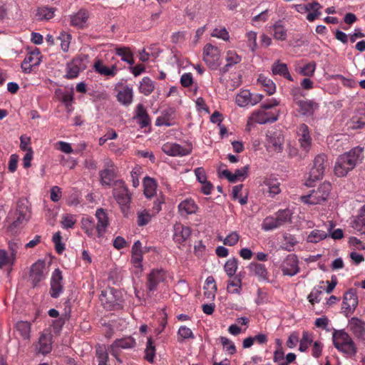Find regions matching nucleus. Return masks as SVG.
Instances as JSON below:
<instances>
[{
	"label": "nucleus",
	"mask_w": 365,
	"mask_h": 365,
	"mask_svg": "<svg viewBox=\"0 0 365 365\" xmlns=\"http://www.w3.org/2000/svg\"><path fill=\"white\" fill-rule=\"evenodd\" d=\"M247 268L250 274L257 277L259 281L268 280V272L264 264L251 262Z\"/></svg>",
	"instance_id": "393cba45"
},
{
	"label": "nucleus",
	"mask_w": 365,
	"mask_h": 365,
	"mask_svg": "<svg viewBox=\"0 0 365 365\" xmlns=\"http://www.w3.org/2000/svg\"><path fill=\"white\" fill-rule=\"evenodd\" d=\"M143 186L144 194L147 197H151L155 195L157 185L153 178L148 176L144 178Z\"/></svg>",
	"instance_id": "37998d69"
},
{
	"label": "nucleus",
	"mask_w": 365,
	"mask_h": 365,
	"mask_svg": "<svg viewBox=\"0 0 365 365\" xmlns=\"http://www.w3.org/2000/svg\"><path fill=\"white\" fill-rule=\"evenodd\" d=\"M82 229L90 237H94L96 231V225L93 220L90 217H83L81 220Z\"/></svg>",
	"instance_id": "ea45409f"
},
{
	"label": "nucleus",
	"mask_w": 365,
	"mask_h": 365,
	"mask_svg": "<svg viewBox=\"0 0 365 365\" xmlns=\"http://www.w3.org/2000/svg\"><path fill=\"white\" fill-rule=\"evenodd\" d=\"M272 71L274 75H279L290 81H293L286 63H280L279 61L274 62L272 66Z\"/></svg>",
	"instance_id": "72a5a7b5"
},
{
	"label": "nucleus",
	"mask_w": 365,
	"mask_h": 365,
	"mask_svg": "<svg viewBox=\"0 0 365 365\" xmlns=\"http://www.w3.org/2000/svg\"><path fill=\"white\" fill-rule=\"evenodd\" d=\"M312 8L310 9V11L307 15V19L312 22L314 21L317 18L321 16L322 12L320 9H322V6L317 1H314L312 3Z\"/></svg>",
	"instance_id": "3c124183"
},
{
	"label": "nucleus",
	"mask_w": 365,
	"mask_h": 365,
	"mask_svg": "<svg viewBox=\"0 0 365 365\" xmlns=\"http://www.w3.org/2000/svg\"><path fill=\"white\" fill-rule=\"evenodd\" d=\"M352 227L362 234H365V205L360 210L357 218L353 222Z\"/></svg>",
	"instance_id": "a19ab883"
},
{
	"label": "nucleus",
	"mask_w": 365,
	"mask_h": 365,
	"mask_svg": "<svg viewBox=\"0 0 365 365\" xmlns=\"http://www.w3.org/2000/svg\"><path fill=\"white\" fill-rule=\"evenodd\" d=\"M296 103L299 107V112L307 116L313 115L314 110L319 107L318 104L312 100H299Z\"/></svg>",
	"instance_id": "a878e982"
},
{
	"label": "nucleus",
	"mask_w": 365,
	"mask_h": 365,
	"mask_svg": "<svg viewBox=\"0 0 365 365\" xmlns=\"http://www.w3.org/2000/svg\"><path fill=\"white\" fill-rule=\"evenodd\" d=\"M165 279V272L163 269L153 270L148 277L147 289L148 292L157 289L158 284Z\"/></svg>",
	"instance_id": "a211bd4d"
},
{
	"label": "nucleus",
	"mask_w": 365,
	"mask_h": 365,
	"mask_svg": "<svg viewBox=\"0 0 365 365\" xmlns=\"http://www.w3.org/2000/svg\"><path fill=\"white\" fill-rule=\"evenodd\" d=\"M220 341L222 344L224 350L230 354H234L236 352V347L234 343L227 337L220 336Z\"/></svg>",
	"instance_id": "680f3d73"
},
{
	"label": "nucleus",
	"mask_w": 365,
	"mask_h": 365,
	"mask_svg": "<svg viewBox=\"0 0 365 365\" xmlns=\"http://www.w3.org/2000/svg\"><path fill=\"white\" fill-rule=\"evenodd\" d=\"M26 63L29 62L33 67L37 66L41 63V53L38 49L30 52L26 56Z\"/></svg>",
	"instance_id": "5fc2aeb1"
},
{
	"label": "nucleus",
	"mask_w": 365,
	"mask_h": 365,
	"mask_svg": "<svg viewBox=\"0 0 365 365\" xmlns=\"http://www.w3.org/2000/svg\"><path fill=\"white\" fill-rule=\"evenodd\" d=\"M88 18V11L85 9H80L78 12L70 16L71 25L78 29H83L87 26Z\"/></svg>",
	"instance_id": "412c9836"
},
{
	"label": "nucleus",
	"mask_w": 365,
	"mask_h": 365,
	"mask_svg": "<svg viewBox=\"0 0 365 365\" xmlns=\"http://www.w3.org/2000/svg\"><path fill=\"white\" fill-rule=\"evenodd\" d=\"M141 128L147 127L150 124V118L142 104H138L136 108V114L134 117Z\"/></svg>",
	"instance_id": "f704fd0d"
},
{
	"label": "nucleus",
	"mask_w": 365,
	"mask_h": 365,
	"mask_svg": "<svg viewBox=\"0 0 365 365\" xmlns=\"http://www.w3.org/2000/svg\"><path fill=\"white\" fill-rule=\"evenodd\" d=\"M152 219V215L146 210H139L137 212V225L143 227L148 225Z\"/></svg>",
	"instance_id": "49530a36"
},
{
	"label": "nucleus",
	"mask_w": 365,
	"mask_h": 365,
	"mask_svg": "<svg viewBox=\"0 0 365 365\" xmlns=\"http://www.w3.org/2000/svg\"><path fill=\"white\" fill-rule=\"evenodd\" d=\"M273 36L276 40L285 41L287 37V30L282 24V21H276L271 27Z\"/></svg>",
	"instance_id": "473e14b6"
},
{
	"label": "nucleus",
	"mask_w": 365,
	"mask_h": 365,
	"mask_svg": "<svg viewBox=\"0 0 365 365\" xmlns=\"http://www.w3.org/2000/svg\"><path fill=\"white\" fill-rule=\"evenodd\" d=\"M329 237L326 231L314 229L312 230L307 237V242L317 244Z\"/></svg>",
	"instance_id": "c9c22d12"
},
{
	"label": "nucleus",
	"mask_w": 365,
	"mask_h": 365,
	"mask_svg": "<svg viewBox=\"0 0 365 365\" xmlns=\"http://www.w3.org/2000/svg\"><path fill=\"white\" fill-rule=\"evenodd\" d=\"M284 242L281 248L284 250L290 252L293 250L294 247L297 244L295 237L290 234H285L283 236Z\"/></svg>",
	"instance_id": "de8ad7c7"
},
{
	"label": "nucleus",
	"mask_w": 365,
	"mask_h": 365,
	"mask_svg": "<svg viewBox=\"0 0 365 365\" xmlns=\"http://www.w3.org/2000/svg\"><path fill=\"white\" fill-rule=\"evenodd\" d=\"M99 299L103 307L108 310L119 309L122 307L121 293L114 288L108 287L102 290Z\"/></svg>",
	"instance_id": "39448f33"
},
{
	"label": "nucleus",
	"mask_w": 365,
	"mask_h": 365,
	"mask_svg": "<svg viewBox=\"0 0 365 365\" xmlns=\"http://www.w3.org/2000/svg\"><path fill=\"white\" fill-rule=\"evenodd\" d=\"M48 274V270L44 261L38 260L32 264L30 269L29 279L33 287H36L40 282L44 280Z\"/></svg>",
	"instance_id": "9b49d317"
},
{
	"label": "nucleus",
	"mask_w": 365,
	"mask_h": 365,
	"mask_svg": "<svg viewBox=\"0 0 365 365\" xmlns=\"http://www.w3.org/2000/svg\"><path fill=\"white\" fill-rule=\"evenodd\" d=\"M332 341L334 346L347 356L356 355L357 347L352 338L344 329H334Z\"/></svg>",
	"instance_id": "f03ea898"
},
{
	"label": "nucleus",
	"mask_w": 365,
	"mask_h": 365,
	"mask_svg": "<svg viewBox=\"0 0 365 365\" xmlns=\"http://www.w3.org/2000/svg\"><path fill=\"white\" fill-rule=\"evenodd\" d=\"M143 251L142 244L139 240L134 242L132 247L131 262L136 267H142Z\"/></svg>",
	"instance_id": "c756f323"
},
{
	"label": "nucleus",
	"mask_w": 365,
	"mask_h": 365,
	"mask_svg": "<svg viewBox=\"0 0 365 365\" xmlns=\"http://www.w3.org/2000/svg\"><path fill=\"white\" fill-rule=\"evenodd\" d=\"M93 67L98 73L105 76L113 77L116 74L118 71L115 64L112 65L110 67H108L100 60H98L94 63Z\"/></svg>",
	"instance_id": "c85d7f7f"
},
{
	"label": "nucleus",
	"mask_w": 365,
	"mask_h": 365,
	"mask_svg": "<svg viewBox=\"0 0 365 365\" xmlns=\"http://www.w3.org/2000/svg\"><path fill=\"white\" fill-rule=\"evenodd\" d=\"M299 269L297 257L294 254L287 255L282 264L283 274L292 277L296 275Z\"/></svg>",
	"instance_id": "4468645a"
},
{
	"label": "nucleus",
	"mask_w": 365,
	"mask_h": 365,
	"mask_svg": "<svg viewBox=\"0 0 365 365\" xmlns=\"http://www.w3.org/2000/svg\"><path fill=\"white\" fill-rule=\"evenodd\" d=\"M21 246V243L19 240H12L9 242V251L11 255V260L15 261L18 253V250Z\"/></svg>",
	"instance_id": "69168bd1"
},
{
	"label": "nucleus",
	"mask_w": 365,
	"mask_h": 365,
	"mask_svg": "<svg viewBox=\"0 0 365 365\" xmlns=\"http://www.w3.org/2000/svg\"><path fill=\"white\" fill-rule=\"evenodd\" d=\"M246 37L247 38V46L252 52H255L257 49V33L255 31H249L246 34Z\"/></svg>",
	"instance_id": "338daca9"
},
{
	"label": "nucleus",
	"mask_w": 365,
	"mask_h": 365,
	"mask_svg": "<svg viewBox=\"0 0 365 365\" xmlns=\"http://www.w3.org/2000/svg\"><path fill=\"white\" fill-rule=\"evenodd\" d=\"M117 98L122 104L130 105L133 99V89L128 86L124 87L118 92Z\"/></svg>",
	"instance_id": "e433bc0d"
},
{
	"label": "nucleus",
	"mask_w": 365,
	"mask_h": 365,
	"mask_svg": "<svg viewBox=\"0 0 365 365\" xmlns=\"http://www.w3.org/2000/svg\"><path fill=\"white\" fill-rule=\"evenodd\" d=\"M16 333L24 340H29L31 337V324L26 321L18 322L15 325Z\"/></svg>",
	"instance_id": "2f4dec72"
},
{
	"label": "nucleus",
	"mask_w": 365,
	"mask_h": 365,
	"mask_svg": "<svg viewBox=\"0 0 365 365\" xmlns=\"http://www.w3.org/2000/svg\"><path fill=\"white\" fill-rule=\"evenodd\" d=\"M227 291L231 294H240L242 290V280L240 277H235L228 282Z\"/></svg>",
	"instance_id": "09e8293b"
},
{
	"label": "nucleus",
	"mask_w": 365,
	"mask_h": 365,
	"mask_svg": "<svg viewBox=\"0 0 365 365\" xmlns=\"http://www.w3.org/2000/svg\"><path fill=\"white\" fill-rule=\"evenodd\" d=\"M136 346V341L131 336L116 339L109 346L108 350L116 360L120 361L119 354L123 349H130Z\"/></svg>",
	"instance_id": "0eeeda50"
},
{
	"label": "nucleus",
	"mask_w": 365,
	"mask_h": 365,
	"mask_svg": "<svg viewBox=\"0 0 365 365\" xmlns=\"http://www.w3.org/2000/svg\"><path fill=\"white\" fill-rule=\"evenodd\" d=\"M221 52L220 49L210 43H207L203 48V61L211 68L215 69L220 64Z\"/></svg>",
	"instance_id": "9d476101"
},
{
	"label": "nucleus",
	"mask_w": 365,
	"mask_h": 365,
	"mask_svg": "<svg viewBox=\"0 0 365 365\" xmlns=\"http://www.w3.org/2000/svg\"><path fill=\"white\" fill-rule=\"evenodd\" d=\"M82 61L79 59H74L66 66V77L68 79L76 78L81 71L83 70Z\"/></svg>",
	"instance_id": "cd10ccee"
},
{
	"label": "nucleus",
	"mask_w": 365,
	"mask_h": 365,
	"mask_svg": "<svg viewBox=\"0 0 365 365\" xmlns=\"http://www.w3.org/2000/svg\"><path fill=\"white\" fill-rule=\"evenodd\" d=\"M155 88L154 81L148 77H144L140 81L139 89L145 96L150 95Z\"/></svg>",
	"instance_id": "a18cd8bd"
},
{
	"label": "nucleus",
	"mask_w": 365,
	"mask_h": 365,
	"mask_svg": "<svg viewBox=\"0 0 365 365\" xmlns=\"http://www.w3.org/2000/svg\"><path fill=\"white\" fill-rule=\"evenodd\" d=\"M264 184L267 187L269 195L271 197H274L281 192V189L279 188L280 184L277 180H267Z\"/></svg>",
	"instance_id": "8fccbe9b"
},
{
	"label": "nucleus",
	"mask_w": 365,
	"mask_h": 365,
	"mask_svg": "<svg viewBox=\"0 0 365 365\" xmlns=\"http://www.w3.org/2000/svg\"><path fill=\"white\" fill-rule=\"evenodd\" d=\"M358 305V297L356 292L354 289H349L344 296L342 309L344 312H353Z\"/></svg>",
	"instance_id": "6ab92c4d"
},
{
	"label": "nucleus",
	"mask_w": 365,
	"mask_h": 365,
	"mask_svg": "<svg viewBox=\"0 0 365 365\" xmlns=\"http://www.w3.org/2000/svg\"><path fill=\"white\" fill-rule=\"evenodd\" d=\"M50 285L51 297L58 298L63 291V275L59 269H56L52 273Z\"/></svg>",
	"instance_id": "ddd939ff"
},
{
	"label": "nucleus",
	"mask_w": 365,
	"mask_h": 365,
	"mask_svg": "<svg viewBox=\"0 0 365 365\" xmlns=\"http://www.w3.org/2000/svg\"><path fill=\"white\" fill-rule=\"evenodd\" d=\"M331 189V184L324 182L321 184L317 190H312L309 195L302 196L301 200L309 205L320 204L327 200Z\"/></svg>",
	"instance_id": "423d86ee"
},
{
	"label": "nucleus",
	"mask_w": 365,
	"mask_h": 365,
	"mask_svg": "<svg viewBox=\"0 0 365 365\" xmlns=\"http://www.w3.org/2000/svg\"><path fill=\"white\" fill-rule=\"evenodd\" d=\"M292 212L289 209L279 210L273 215L266 217L261 225L265 232L272 231L291 221Z\"/></svg>",
	"instance_id": "20e7f679"
},
{
	"label": "nucleus",
	"mask_w": 365,
	"mask_h": 365,
	"mask_svg": "<svg viewBox=\"0 0 365 365\" xmlns=\"http://www.w3.org/2000/svg\"><path fill=\"white\" fill-rule=\"evenodd\" d=\"M173 230V240L179 244L184 242L190 236L191 230L190 227L184 226L181 223H175Z\"/></svg>",
	"instance_id": "5701e85b"
},
{
	"label": "nucleus",
	"mask_w": 365,
	"mask_h": 365,
	"mask_svg": "<svg viewBox=\"0 0 365 365\" xmlns=\"http://www.w3.org/2000/svg\"><path fill=\"white\" fill-rule=\"evenodd\" d=\"M178 212L181 216L195 214L198 210V206L191 198H187L182 201L178 206Z\"/></svg>",
	"instance_id": "b1692460"
},
{
	"label": "nucleus",
	"mask_w": 365,
	"mask_h": 365,
	"mask_svg": "<svg viewBox=\"0 0 365 365\" xmlns=\"http://www.w3.org/2000/svg\"><path fill=\"white\" fill-rule=\"evenodd\" d=\"M269 146L275 152H281L283 150L284 136L282 133L274 132L269 135Z\"/></svg>",
	"instance_id": "7c9ffc66"
},
{
	"label": "nucleus",
	"mask_w": 365,
	"mask_h": 365,
	"mask_svg": "<svg viewBox=\"0 0 365 365\" xmlns=\"http://www.w3.org/2000/svg\"><path fill=\"white\" fill-rule=\"evenodd\" d=\"M76 222L75 216L71 214L63 216L61 225L63 229L72 228Z\"/></svg>",
	"instance_id": "774afa93"
},
{
	"label": "nucleus",
	"mask_w": 365,
	"mask_h": 365,
	"mask_svg": "<svg viewBox=\"0 0 365 365\" xmlns=\"http://www.w3.org/2000/svg\"><path fill=\"white\" fill-rule=\"evenodd\" d=\"M37 16L39 19L43 20H48L53 17L54 10L51 8L48 7H42L39 8L37 10Z\"/></svg>",
	"instance_id": "052dcab7"
},
{
	"label": "nucleus",
	"mask_w": 365,
	"mask_h": 365,
	"mask_svg": "<svg viewBox=\"0 0 365 365\" xmlns=\"http://www.w3.org/2000/svg\"><path fill=\"white\" fill-rule=\"evenodd\" d=\"M251 118L259 124H265L275 122L278 118V115L260 109L255 111L252 114Z\"/></svg>",
	"instance_id": "aec40b11"
},
{
	"label": "nucleus",
	"mask_w": 365,
	"mask_h": 365,
	"mask_svg": "<svg viewBox=\"0 0 365 365\" xmlns=\"http://www.w3.org/2000/svg\"><path fill=\"white\" fill-rule=\"evenodd\" d=\"M312 342V338L311 334H309L307 331H304L299 342V350L302 352L307 351Z\"/></svg>",
	"instance_id": "0e129e2a"
},
{
	"label": "nucleus",
	"mask_w": 365,
	"mask_h": 365,
	"mask_svg": "<svg viewBox=\"0 0 365 365\" xmlns=\"http://www.w3.org/2000/svg\"><path fill=\"white\" fill-rule=\"evenodd\" d=\"M334 225L331 221L329 222V225L327 226V232L334 240H340L344 237L343 230L341 229L334 230Z\"/></svg>",
	"instance_id": "4d7b16f0"
},
{
	"label": "nucleus",
	"mask_w": 365,
	"mask_h": 365,
	"mask_svg": "<svg viewBox=\"0 0 365 365\" xmlns=\"http://www.w3.org/2000/svg\"><path fill=\"white\" fill-rule=\"evenodd\" d=\"M363 159V148L355 147L338 157L334 173L337 177H344Z\"/></svg>",
	"instance_id": "f257e3e1"
},
{
	"label": "nucleus",
	"mask_w": 365,
	"mask_h": 365,
	"mask_svg": "<svg viewBox=\"0 0 365 365\" xmlns=\"http://www.w3.org/2000/svg\"><path fill=\"white\" fill-rule=\"evenodd\" d=\"M352 334L358 339H363L365 336V322L357 317H352L348 324Z\"/></svg>",
	"instance_id": "4be33fe9"
},
{
	"label": "nucleus",
	"mask_w": 365,
	"mask_h": 365,
	"mask_svg": "<svg viewBox=\"0 0 365 365\" xmlns=\"http://www.w3.org/2000/svg\"><path fill=\"white\" fill-rule=\"evenodd\" d=\"M297 133L301 148L307 153L309 152L312 140L308 126L304 123L300 124L297 128Z\"/></svg>",
	"instance_id": "dca6fc26"
},
{
	"label": "nucleus",
	"mask_w": 365,
	"mask_h": 365,
	"mask_svg": "<svg viewBox=\"0 0 365 365\" xmlns=\"http://www.w3.org/2000/svg\"><path fill=\"white\" fill-rule=\"evenodd\" d=\"M263 98L260 93H252L249 90H242L235 96V103L240 107L253 106Z\"/></svg>",
	"instance_id": "1a4fd4ad"
},
{
	"label": "nucleus",
	"mask_w": 365,
	"mask_h": 365,
	"mask_svg": "<svg viewBox=\"0 0 365 365\" xmlns=\"http://www.w3.org/2000/svg\"><path fill=\"white\" fill-rule=\"evenodd\" d=\"M16 215L30 217V210L28 205V201L21 200L17 203Z\"/></svg>",
	"instance_id": "6e6d98bb"
},
{
	"label": "nucleus",
	"mask_w": 365,
	"mask_h": 365,
	"mask_svg": "<svg viewBox=\"0 0 365 365\" xmlns=\"http://www.w3.org/2000/svg\"><path fill=\"white\" fill-rule=\"evenodd\" d=\"M104 166V169L99 172L100 182L103 186H113L116 176L114 164L111 160H108L105 162Z\"/></svg>",
	"instance_id": "f8f14e48"
},
{
	"label": "nucleus",
	"mask_w": 365,
	"mask_h": 365,
	"mask_svg": "<svg viewBox=\"0 0 365 365\" xmlns=\"http://www.w3.org/2000/svg\"><path fill=\"white\" fill-rule=\"evenodd\" d=\"M324 171H323L321 168H316L312 167L310 170L309 177L306 181V185L308 187L313 186L314 183L321 180L323 178Z\"/></svg>",
	"instance_id": "c03bdc74"
},
{
	"label": "nucleus",
	"mask_w": 365,
	"mask_h": 365,
	"mask_svg": "<svg viewBox=\"0 0 365 365\" xmlns=\"http://www.w3.org/2000/svg\"><path fill=\"white\" fill-rule=\"evenodd\" d=\"M211 36L225 41H227L230 39L229 32L225 27L214 29L211 33Z\"/></svg>",
	"instance_id": "e2e57ef3"
},
{
	"label": "nucleus",
	"mask_w": 365,
	"mask_h": 365,
	"mask_svg": "<svg viewBox=\"0 0 365 365\" xmlns=\"http://www.w3.org/2000/svg\"><path fill=\"white\" fill-rule=\"evenodd\" d=\"M258 83L264 88V90L269 94L272 95L276 91L275 83L264 75H259L257 79Z\"/></svg>",
	"instance_id": "58836bf2"
},
{
	"label": "nucleus",
	"mask_w": 365,
	"mask_h": 365,
	"mask_svg": "<svg viewBox=\"0 0 365 365\" xmlns=\"http://www.w3.org/2000/svg\"><path fill=\"white\" fill-rule=\"evenodd\" d=\"M115 53L120 57L123 61L126 62L129 65H133L134 63L133 53L129 48L124 46L117 47L115 48Z\"/></svg>",
	"instance_id": "4c0bfd02"
},
{
	"label": "nucleus",
	"mask_w": 365,
	"mask_h": 365,
	"mask_svg": "<svg viewBox=\"0 0 365 365\" xmlns=\"http://www.w3.org/2000/svg\"><path fill=\"white\" fill-rule=\"evenodd\" d=\"M238 267V260L236 258L230 259L224 265L225 272L229 277L235 275Z\"/></svg>",
	"instance_id": "864d4df0"
},
{
	"label": "nucleus",
	"mask_w": 365,
	"mask_h": 365,
	"mask_svg": "<svg viewBox=\"0 0 365 365\" xmlns=\"http://www.w3.org/2000/svg\"><path fill=\"white\" fill-rule=\"evenodd\" d=\"M225 60L227 61V67H232L234 65L239 63L241 61L242 58L236 51L229 50L226 53Z\"/></svg>",
	"instance_id": "603ef678"
},
{
	"label": "nucleus",
	"mask_w": 365,
	"mask_h": 365,
	"mask_svg": "<svg viewBox=\"0 0 365 365\" xmlns=\"http://www.w3.org/2000/svg\"><path fill=\"white\" fill-rule=\"evenodd\" d=\"M248 166H245L240 169H237L235 173H232L228 170H224L221 172V175L227 178L230 182H235L239 180L245 179L247 177Z\"/></svg>",
	"instance_id": "bb28decb"
},
{
	"label": "nucleus",
	"mask_w": 365,
	"mask_h": 365,
	"mask_svg": "<svg viewBox=\"0 0 365 365\" xmlns=\"http://www.w3.org/2000/svg\"><path fill=\"white\" fill-rule=\"evenodd\" d=\"M53 335L49 331H44L41 334L37 344L35 345L36 351L38 354L46 355L52 349Z\"/></svg>",
	"instance_id": "2eb2a0df"
},
{
	"label": "nucleus",
	"mask_w": 365,
	"mask_h": 365,
	"mask_svg": "<svg viewBox=\"0 0 365 365\" xmlns=\"http://www.w3.org/2000/svg\"><path fill=\"white\" fill-rule=\"evenodd\" d=\"M108 349L104 345H98L96 348V356L98 360V365H107L108 360Z\"/></svg>",
	"instance_id": "79ce46f5"
},
{
	"label": "nucleus",
	"mask_w": 365,
	"mask_h": 365,
	"mask_svg": "<svg viewBox=\"0 0 365 365\" xmlns=\"http://www.w3.org/2000/svg\"><path fill=\"white\" fill-rule=\"evenodd\" d=\"M96 217L98 220L96 225L97 237H102L109 225L108 215L103 208H98L96 211Z\"/></svg>",
	"instance_id": "f3484780"
},
{
	"label": "nucleus",
	"mask_w": 365,
	"mask_h": 365,
	"mask_svg": "<svg viewBox=\"0 0 365 365\" xmlns=\"http://www.w3.org/2000/svg\"><path fill=\"white\" fill-rule=\"evenodd\" d=\"M145 358L148 361L153 362L155 354V348L151 338H148L145 351Z\"/></svg>",
	"instance_id": "13d9d810"
},
{
	"label": "nucleus",
	"mask_w": 365,
	"mask_h": 365,
	"mask_svg": "<svg viewBox=\"0 0 365 365\" xmlns=\"http://www.w3.org/2000/svg\"><path fill=\"white\" fill-rule=\"evenodd\" d=\"M113 195L125 217H128L130 210L131 201V193L130 192L125 182L118 180L113 183Z\"/></svg>",
	"instance_id": "7ed1b4c3"
},
{
	"label": "nucleus",
	"mask_w": 365,
	"mask_h": 365,
	"mask_svg": "<svg viewBox=\"0 0 365 365\" xmlns=\"http://www.w3.org/2000/svg\"><path fill=\"white\" fill-rule=\"evenodd\" d=\"M192 146L187 143L185 145H181L176 143L168 142L162 145V151L172 157H184L192 153Z\"/></svg>",
	"instance_id": "6e6552de"
},
{
	"label": "nucleus",
	"mask_w": 365,
	"mask_h": 365,
	"mask_svg": "<svg viewBox=\"0 0 365 365\" xmlns=\"http://www.w3.org/2000/svg\"><path fill=\"white\" fill-rule=\"evenodd\" d=\"M58 39L61 41V49L64 52L68 51L70 46L71 35L66 32H61L58 36Z\"/></svg>",
	"instance_id": "bf43d9fd"
}]
</instances>
